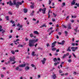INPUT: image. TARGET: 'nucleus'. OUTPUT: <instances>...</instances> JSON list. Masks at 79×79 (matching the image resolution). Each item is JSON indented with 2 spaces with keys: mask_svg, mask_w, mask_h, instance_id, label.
I'll use <instances>...</instances> for the list:
<instances>
[{
  "mask_svg": "<svg viewBox=\"0 0 79 79\" xmlns=\"http://www.w3.org/2000/svg\"><path fill=\"white\" fill-rule=\"evenodd\" d=\"M56 50V48H52V51H55Z\"/></svg>",
  "mask_w": 79,
  "mask_h": 79,
  "instance_id": "27",
  "label": "nucleus"
},
{
  "mask_svg": "<svg viewBox=\"0 0 79 79\" xmlns=\"http://www.w3.org/2000/svg\"><path fill=\"white\" fill-rule=\"evenodd\" d=\"M59 73H63V72H62V71H61V70H59Z\"/></svg>",
  "mask_w": 79,
  "mask_h": 79,
  "instance_id": "38",
  "label": "nucleus"
},
{
  "mask_svg": "<svg viewBox=\"0 0 79 79\" xmlns=\"http://www.w3.org/2000/svg\"><path fill=\"white\" fill-rule=\"evenodd\" d=\"M11 52L12 54H15V51H13V50L11 51Z\"/></svg>",
  "mask_w": 79,
  "mask_h": 79,
  "instance_id": "32",
  "label": "nucleus"
},
{
  "mask_svg": "<svg viewBox=\"0 0 79 79\" xmlns=\"http://www.w3.org/2000/svg\"><path fill=\"white\" fill-rule=\"evenodd\" d=\"M59 64V62H57L54 63V65L55 66H56V65H57V64Z\"/></svg>",
  "mask_w": 79,
  "mask_h": 79,
  "instance_id": "31",
  "label": "nucleus"
},
{
  "mask_svg": "<svg viewBox=\"0 0 79 79\" xmlns=\"http://www.w3.org/2000/svg\"><path fill=\"white\" fill-rule=\"evenodd\" d=\"M69 55V53H67L66 54V56H68V55Z\"/></svg>",
  "mask_w": 79,
  "mask_h": 79,
  "instance_id": "51",
  "label": "nucleus"
},
{
  "mask_svg": "<svg viewBox=\"0 0 79 79\" xmlns=\"http://www.w3.org/2000/svg\"><path fill=\"white\" fill-rule=\"evenodd\" d=\"M23 47V45L19 44V45L18 46V47Z\"/></svg>",
  "mask_w": 79,
  "mask_h": 79,
  "instance_id": "24",
  "label": "nucleus"
},
{
  "mask_svg": "<svg viewBox=\"0 0 79 79\" xmlns=\"http://www.w3.org/2000/svg\"><path fill=\"white\" fill-rule=\"evenodd\" d=\"M12 37V36L11 35L9 36V39H11Z\"/></svg>",
  "mask_w": 79,
  "mask_h": 79,
  "instance_id": "60",
  "label": "nucleus"
},
{
  "mask_svg": "<svg viewBox=\"0 0 79 79\" xmlns=\"http://www.w3.org/2000/svg\"><path fill=\"white\" fill-rule=\"evenodd\" d=\"M9 17L8 16H6L5 17V18L6 19V20H9Z\"/></svg>",
  "mask_w": 79,
  "mask_h": 79,
  "instance_id": "23",
  "label": "nucleus"
},
{
  "mask_svg": "<svg viewBox=\"0 0 79 79\" xmlns=\"http://www.w3.org/2000/svg\"><path fill=\"white\" fill-rule=\"evenodd\" d=\"M62 4L64 6H65V2L63 3Z\"/></svg>",
  "mask_w": 79,
  "mask_h": 79,
  "instance_id": "56",
  "label": "nucleus"
},
{
  "mask_svg": "<svg viewBox=\"0 0 79 79\" xmlns=\"http://www.w3.org/2000/svg\"><path fill=\"white\" fill-rule=\"evenodd\" d=\"M68 62H69V63H71V59H69L68 60Z\"/></svg>",
  "mask_w": 79,
  "mask_h": 79,
  "instance_id": "35",
  "label": "nucleus"
},
{
  "mask_svg": "<svg viewBox=\"0 0 79 79\" xmlns=\"http://www.w3.org/2000/svg\"><path fill=\"white\" fill-rule=\"evenodd\" d=\"M42 12L43 14H45V11H46V8H44L42 10Z\"/></svg>",
  "mask_w": 79,
  "mask_h": 79,
  "instance_id": "8",
  "label": "nucleus"
},
{
  "mask_svg": "<svg viewBox=\"0 0 79 79\" xmlns=\"http://www.w3.org/2000/svg\"><path fill=\"white\" fill-rule=\"evenodd\" d=\"M39 23V21L37 20V22L36 23V24H38V23Z\"/></svg>",
  "mask_w": 79,
  "mask_h": 79,
  "instance_id": "58",
  "label": "nucleus"
},
{
  "mask_svg": "<svg viewBox=\"0 0 79 79\" xmlns=\"http://www.w3.org/2000/svg\"><path fill=\"white\" fill-rule=\"evenodd\" d=\"M70 22H71V23H74V21L73 20H71L70 21Z\"/></svg>",
  "mask_w": 79,
  "mask_h": 79,
  "instance_id": "40",
  "label": "nucleus"
},
{
  "mask_svg": "<svg viewBox=\"0 0 79 79\" xmlns=\"http://www.w3.org/2000/svg\"><path fill=\"white\" fill-rule=\"evenodd\" d=\"M55 55H56V56H57L58 55V53H56L54 54Z\"/></svg>",
  "mask_w": 79,
  "mask_h": 79,
  "instance_id": "63",
  "label": "nucleus"
},
{
  "mask_svg": "<svg viewBox=\"0 0 79 79\" xmlns=\"http://www.w3.org/2000/svg\"><path fill=\"white\" fill-rule=\"evenodd\" d=\"M46 60H47V59L45 58H43V60H41V62H42V63L43 64H45Z\"/></svg>",
  "mask_w": 79,
  "mask_h": 79,
  "instance_id": "5",
  "label": "nucleus"
},
{
  "mask_svg": "<svg viewBox=\"0 0 79 79\" xmlns=\"http://www.w3.org/2000/svg\"><path fill=\"white\" fill-rule=\"evenodd\" d=\"M50 29H51V30H52V29H53V27H51L49 29H48V31H50Z\"/></svg>",
  "mask_w": 79,
  "mask_h": 79,
  "instance_id": "33",
  "label": "nucleus"
},
{
  "mask_svg": "<svg viewBox=\"0 0 79 79\" xmlns=\"http://www.w3.org/2000/svg\"><path fill=\"white\" fill-rule=\"evenodd\" d=\"M2 34H3V33H4V32H5V31L4 30H2Z\"/></svg>",
  "mask_w": 79,
  "mask_h": 79,
  "instance_id": "39",
  "label": "nucleus"
},
{
  "mask_svg": "<svg viewBox=\"0 0 79 79\" xmlns=\"http://www.w3.org/2000/svg\"><path fill=\"white\" fill-rule=\"evenodd\" d=\"M23 12L25 13H26L27 12V9L24 8L23 9Z\"/></svg>",
  "mask_w": 79,
  "mask_h": 79,
  "instance_id": "11",
  "label": "nucleus"
},
{
  "mask_svg": "<svg viewBox=\"0 0 79 79\" xmlns=\"http://www.w3.org/2000/svg\"><path fill=\"white\" fill-rule=\"evenodd\" d=\"M17 26L19 27L20 26V24L19 23L17 25Z\"/></svg>",
  "mask_w": 79,
  "mask_h": 79,
  "instance_id": "59",
  "label": "nucleus"
},
{
  "mask_svg": "<svg viewBox=\"0 0 79 79\" xmlns=\"http://www.w3.org/2000/svg\"><path fill=\"white\" fill-rule=\"evenodd\" d=\"M76 44V43H73L71 44L72 46H74Z\"/></svg>",
  "mask_w": 79,
  "mask_h": 79,
  "instance_id": "26",
  "label": "nucleus"
},
{
  "mask_svg": "<svg viewBox=\"0 0 79 79\" xmlns=\"http://www.w3.org/2000/svg\"><path fill=\"white\" fill-rule=\"evenodd\" d=\"M30 7H31V8L32 9H33V8H34V5H31L30 6Z\"/></svg>",
  "mask_w": 79,
  "mask_h": 79,
  "instance_id": "25",
  "label": "nucleus"
},
{
  "mask_svg": "<svg viewBox=\"0 0 79 79\" xmlns=\"http://www.w3.org/2000/svg\"><path fill=\"white\" fill-rule=\"evenodd\" d=\"M2 69H3L4 70H5L6 69V68L3 67Z\"/></svg>",
  "mask_w": 79,
  "mask_h": 79,
  "instance_id": "57",
  "label": "nucleus"
},
{
  "mask_svg": "<svg viewBox=\"0 0 79 79\" xmlns=\"http://www.w3.org/2000/svg\"><path fill=\"white\" fill-rule=\"evenodd\" d=\"M76 0H73V2H72L71 4L72 5H74L75 4V3H76Z\"/></svg>",
  "mask_w": 79,
  "mask_h": 79,
  "instance_id": "14",
  "label": "nucleus"
},
{
  "mask_svg": "<svg viewBox=\"0 0 79 79\" xmlns=\"http://www.w3.org/2000/svg\"><path fill=\"white\" fill-rule=\"evenodd\" d=\"M71 23L69 24L67 26L68 29H71Z\"/></svg>",
  "mask_w": 79,
  "mask_h": 79,
  "instance_id": "7",
  "label": "nucleus"
},
{
  "mask_svg": "<svg viewBox=\"0 0 79 79\" xmlns=\"http://www.w3.org/2000/svg\"><path fill=\"white\" fill-rule=\"evenodd\" d=\"M34 35H33V34H32V33H31L30 35V37H33V36Z\"/></svg>",
  "mask_w": 79,
  "mask_h": 79,
  "instance_id": "20",
  "label": "nucleus"
},
{
  "mask_svg": "<svg viewBox=\"0 0 79 79\" xmlns=\"http://www.w3.org/2000/svg\"><path fill=\"white\" fill-rule=\"evenodd\" d=\"M65 34H68V31H65Z\"/></svg>",
  "mask_w": 79,
  "mask_h": 79,
  "instance_id": "55",
  "label": "nucleus"
},
{
  "mask_svg": "<svg viewBox=\"0 0 79 79\" xmlns=\"http://www.w3.org/2000/svg\"><path fill=\"white\" fill-rule=\"evenodd\" d=\"M75 5H77V6H79V5L77 4V3H76V4H75Z\"/></svg>",
  "mask_w": 79,
  "mask_h": 79,
  "instance_id": "50",
  "label": "nucleus"
},
{
  "mask_svg": "<svg viewBox=\"0 0 79 79\" xmlns=\"http://www.w3.org/2000/svg\"><path fill=\"white\" fill-rule=\"evenodd\" d=\"M47 27V26H46V25H45V24H43L42 26H41L40 27V28H42V27Z\"/></svg>",
  "mask_w": 79,
  "mask_h": 79,
  "instance_id": "17",
  "label": "nucleus"
},
{
  "mask_svg": "<svg viewBox=\"0 0 79 79\" xmlns=\"http://www.w3.org/2000/svg\"><path fill=\"white\" fill-rule=\"evenodd\" d=\"M52 21H55V19H52Z\"/></svg>",
  "mask_w": 79,
  "mask_h": 79,
  "instance_id": "62",
  "label": "nucleus"
},
{
  "mask_svg": "<svg viewBox=\"0 0 79 79\" xmlns=\"http://www.w3.org/2000/svg\"><path fill=\"white\" fill-rule=\"evenodd\" d=\"M56 31L57 32H58V28H57V29H56Z\"/></svg>",
  "mask_w": 79,
  "mask_h": 79,
  "instance_id": "64",
  "label": "nucleus"
},
{
  "mask_svg": "<svg viewBox=\"0 0 79 79\" xmlns=\"http://www.w3.org/2000/svg\"><path fill=\"white\" fill-rule=\"evenodd\" d=\"M65 42V41L63 40L62 41V42L61 43L62 44V45H64V43Z\"/></svg>",
  "mask_w": 79,
  "mask_h": 79,
  "instance_id": "19",
  "label": "nucleus"
},
{
  "mask_svg": "<svg viewBox=\"0 0 79 79\" xmlns=\"http://www.w3.org/2000/svg\"><path fill=\"white\" fill-rule=\"evenodd\" d=\"M71 49H72L73 52H76V50L78 49V48L77 47H71Z\"/></svg>",
  "mask_w": 79,
  "mask_h": 79,
  "instance_id": "3",
  "label": "nucleus"
},
{
  "mask_svg": "<svg viewBox=\"0 0 79 79\" xmlns=\"http://www.w3.org/2000/svg\"><path fill=\"white\" fill-rule=\"evenodd\" d=\"M61 76H64V74H63V73H62V74H60Z\"/></svg>",
  "mask_w": 79,
  "mask_h": 79,
  "instance_id": "52",
  "label": "nucleus"
},
{
  "mask_svg": "<svg viewBox=\"0 0 79 79\" xmlns=\"http://www.w3.org/2000/svg\"><path fill=\"white\" fill-rule=\"evenodd\" d=\"M53 15L54 17H56V15L55 14V13H53Z\"/></svg>",
  "mask_w": 79,
  "mask_h": 79,
  "instance_id": "43",
  "label": "nucleus"
},
{
  "mask_svg": "<svg viewBox=\"0 0 79 79\" xmlns=\"http://www.w3.org/2000/svg\"><path fill=\"white\" fill-rule=\"evenodd\" d=\"M41 10L42 11V9H41V8H40V10H39V11L40 12H41Z\"/></svg>",
  "mask_w": 79,
  "mask_h": 79,
  "instance_id": "46",
  "label": "nucleus"
},
{
  "mask_svg": "<svg viewBox=\"0 0 79 79\" xmlns=\"http://www.w3.org/2000/svg\"><path fill=\"white\" fill-rule=\"evenodd\" d=\"M2 26H0V31L2 32V31H3V29H2Z\"/></svg>",
  "mask_w": 79,
  "mask_h": 79,
  "instance_id": "22",
  "label": "nucleus"
},
{
  "mask_svg": "<svg viewBox=\"0 0 79 79\" xmlns=\"http://www.w3.org/2000/svg\"><path fill=\"white\" fill-rule=\"evenodd\" d=\"M31 55H32V56H35V52H32L31 53Z\"/></svg>",
  "mask_w": 79,
  "mask_h": 79,
  "instance_id": "18",
  "label": "nucleus"
},
{
  "mask_svg": "<svg viewBox=\"0 0 79 79\" xmlns=\"http://www.w3.org/2000/svg\"><path fill=\"white\" fill-rule=\"evenodd\" d=\"M26 66V64H22L21 65H19V67H20L21 68H23L24 67H25Z\"/></svg>",
  "mask_w": 79,
  "mask_h": 79,
  "instance_id": "9",
  "label": "nucleus"
},
{
  "mask_svg": "<svg viewBox=\"0 0 79 79\" xmlns=\"http://www.w3.org/2000/svg\"><path fill=\"white\" fill-rule=\"evenodd\" d=\"M23 27V25H21L20 26V27L19 28H20V29H21Z\"/></svg>",
  "mask_w": 79,
  "mask_h": 79,
  "instance_id": "45",
  "label": "nucleus"
},
{
  "mask_svg": "<svg viewBox=\"0 0 79 79\" xmlns=\"http://www.w3.org/2000/svg\"><path fill=\"white\" fill-rule=\"evenodd\" d=\"M49 5H50V4L52 3V2L50 0H49Z\"/></svg>",
  "mask_w": 79,
  "mask_h": 79,
  "instance_id": "42",
  "label": "nucleus"
},
{
  "mask_svg": "<svg viewBox=\"0 0 79 79\" xmlns=\"http://www.w3.org/2000/svg\"><path fill=\"white\" fill-rule=\"evenodd\" d=\"M73 74H74L75 75H76V74H78V73H76V72H74L73 73Z\"/></svg>",
  "mask_w": 79,
  "mask_h": 79,
  "instance_id": "41",
  "label": "nucleus"
},
{
  "mask_svg": "<svg viewBox=\"0 0 79 79\" xmlns=\"http://www.w3.org/2000/svg\"><path fill=\"white\" fill-rule=\"evenodd\" d=\"M52 78H53V79H56V74H54L52 76Z\"/></svg>",
  "mask_w": 79,
  "mask_h": 79,
  "instance_id": "10",
  "label": "nucleus"
},
{
  "mask_svg": "<svg viewBox=\"0 0 79 79\" xmlns=\"http://www.w3.org/2000/svg\"><path fill=\"white\" fill-rule=\"evenodd\" d=\"M51 9H50L49 10V11L48 12V18H50V11H51Z\"/></svg>",
  "mask_w": 79,
  "mask_h": 79,
  "instance_id": "12",
  "label": "nucleus"
},
{
  "mask_svg": "<svg viewBox=\"0 0 79 79\" xmlns=\"http://www.w3.org/2000/svg\"><path fill=\"white\" fill-rule=\"evenodd\" d=\"M16 70H18V69H19V67H16L15 68Z\"/></svg>",
  "mask_w": 79,
  "mask_h": 79,
  "instance_id": "37",
  "label": "nucleus"
},
{
  "mask_svg": "<svg viewBox=\"0 0 79 79\" xmlns=\"http://www.w3.org/2000/svg\"><path fill=\"white\" fill-rule=\"evenodd\" d=\"M71 48V47H69L68 48L67 50V51H68V52H71V49H70Z\"/></svg>",
  "mask_w": 79,
  "mask_h": 79,
  "instance_id": "15",
  "label": "nucleus"
},
{
  "mask_svg": "<svg viewBox=\"0 0 79 79\" xmlns=\"http://www.w3.org/2000/svg\"><path fill=\"white\" fill-rule=\"evenodd\" d=\"M62 27H64V28H66V26H65L64 25H62Z\"/></svg>",
  "mask_w": 79,
  "mask_h": 79,
  "instance_id": "28",
  "label": "nucleus"
},
{
  "mask_svg": "<svg viewBox=\"0 0 79 79\" xmlns=\"http://www.w3.org/2000/svg\"><path fill=\"white\" fill-rule=\"evenodd\" d=\"M25 69L26 71H27V70H29V67L28 66H26L25 67Z\"/></svg>",
  "mask_w": 79,
  "mask_h": 79,
  "instance_id": "13",
  "label": "nucleus"
},
{
  "mask_svg": "<svg viewBox=\"0 0 79 79\" xmlns=\"http://www.w3.org/2000/svg\"><path fill=\"white\" fill-rule=\"evenodd\" d=\"M73 56H74V57H75V58H76V55H74V54L73 53Z\"/></svg>",
  "mask_w": 79,
  "mask_h": 79,
  "instance_id": "44",
  "label": "nucleus"
},
{
  "mask_svg": "<svg viewBox=\"0 0 79 79\" xmlns=\"http://www.w3.org/2000/svg\"><path fill=\"white\" fill-rule=\"evenodd\" d=\"M1 77H4V75H1Z\"/></svg>",
  "mask_w": 79,
  "mask_h": 79,
  "instance_id": "54",
  "label": "nucleus"
},
{
  "mask_svg": "<svg viewBox=\"0 0 79 79\" xmlns=\"http://www.w3.org/2000/svg\"><path fill=\"white\" fill-rule=\"evenodd\" d=\"M15 26H16V25L15 24H14L13 25H12V26L13 27H15Z\"/></svg>",
  "mask_w": 79,
  "mask_h": 79,
  "instance_id": "48",
  "label": "nucleus"
},
{
  "mask_svg": "<svg viewBox=\"0 0 79 79\" xmlns=\"http://www.w3.org/2000/svg\"><path fill=\"white\" fill-rule=\"evenodd\" d=\"M74 31H75L76 32H77V29H74Z\"/></svg>",
  "mask_w": 79,
  "mask_h": 79,
  "instance_id": "49",
  "label": "nucleus"
},
{
  "mask_svg": "<svg viewBox=\"0 0 79 79\" xmlns=\"http://www.w3.org/2000/svg\"><path fill=\"white\" fill-rule=\"evenodd\" d=\"M37 41H38V39H36V40L35 39L32 40H30L29 41L28 46L30 47H33V46H34V45H35L34 44H35V42H37Z\"/></svg>",
  "mask_w": 79,
  "mask_h": 79,
  "instance_id": "2",
  "label": "nucleus"
},
{
  "mask_svg": "<svg viewBox=\"0 0 79 79\" xmlns=\"http://www.w3.org/2000/svg\"><path fill=\"white\" fill-rule=\"evenodd\" d=\"M58 34H59V35H61V33L60 32H59L58 33Z\"/></svg>",
  "mask_w": 79,
  "mask_h": 79,
  "instance_id": "61",
  "label": "nucleus"
},
{
  "mask_svg": "<svg viewBox=\"0 0 79 79\" xmlns=\"http://www.w3.org/2000/svg\"><path fill=\"white\" fill-rule=\"evenodd\" d=\"M8 13L9 14V15H12L13 13H12L10 11H9L8 12Z\"/></svg>",
  "mask_w": 79,
  "mask_h": 79,
  "instance_id": "29",
  "label": "nucleus"
},
{
  "mask_svg": "<svg viewBox=\"0 0 79 79\" xmlns=\"http://www.w3.org/2000/svg\"><path fill=\"white\" fill-rule=\"evenodd\" d=\"M24 3V1H22L21 2H17L16 3V0L13 1V3L11 2V1H10L9 2V5L10 6H12V5H16V8H18L19 6V5H22V3Z\"/></svg>",
  "mask_w": 79,
  "mask_h": 79,
  "instance_id": "1",
  "label": "nucleus"
},
{
  "mask_svg": "<svg viewBox=\"0 0 79 79\" xmlns=\"http://www.w3.org/2000/svg\"><path fill=\"white\" fill-rule=\"evenodd\" d=\"M33 32L34 34H39V32L37 31H35Z\"/></svg>",
  "mask_w": 79,
  "mask_h": 79,
  "instance_id": "16",
  "label": "nucleus"
},
{
  "mask_svg": "<svg viewBox=\"0 0 79 79\" xmlns=\"http://www.w3.org/2000/svg\"><path fill=\"white\" fill-rule=\"evenodd\" d=\"M66 56V54H64V55L62 57L63 58H65Z\"/></svg>",
  "mask_w": 79,
  "mask_h": 79,
  "instance_id": "30",
  "label": "nucleus"
},
{
  "mask_svg": "<svg viewBox=\"0 0 79 79\" xmlns=\"http://www.w3.org/2000/svg\"><path fill=\"white\" fill-rule=\"evenodd\" d=\"M10 61H14L15 60V56H13L12 57H10L9 58Z\"/></svg>",
  "mask_w": 79,
  "mask_h": 79,
  "instance_id": "4",
  "label": "nucleus"
},
{
  "mask_svg": "<svg viewBox=\"0 0 79 79\" xmlns=\"http://www.w3.org/2000/svg\"><path fill=\"white\" fill-rule=\"evenodd\" d=\"M56 44V41H55L52 44V48L55 47V44Z\"/></svg>",
  "mask_w": 79,
  "mask_h": 79,
  "instance_id": "6",
  "label": "nucleus"
},
{
  "mask_svg": "<svg viewBox=\"0 0 79 79\" xmlns=\"http://www.w3.org/2000/svg\"><path fill=\"white\" fill-rule=\"evenodd\" d=\"M25 64V65H27V66H29V64L27 63H26Z\"/></svg>",
  "mask_w": 79,
  "mask_h": 79,
  "instance_id": "34",
  "label": "nucleus"
},
{
  "mask_svg": "<svg viewBox=\"0 0 79 79\" xmlns=\"http://www.w3.org/2000/svg\"><path fill=\"white\" fill-rule=\"evenodd\" d=\"M53 60L54 61V62H56V61H57V59H56V58H54V59H53Z\"/></svg>",
  "mask_w": 79,
  "mask_h": 79,
  "instance_id": "21",
  "label": "nucleus"
},
{
  "mask_svg": "<svg viewBox=\"0 0 79 79\" xmlns=\"http://www.w3.org/2000/svg\"><path fill=\"white\" fill-rule=\"evenodd\" d=\"M31 66L32 67H35V65L34 64H31Z\"/></svg>",
  "mask_w": 79,
  "mask_h": 79,
  "instance_id": "47",
  "label": "nucleus"
},
{
  "mask_svg": "<svg viewBox=\"0 0 79 79\" xmlns=\"http://www.w3.org/2000/svg\"><path fill=\"white\" fill-rule=\"evenodd\" d=\"M10 23H12V24H13V23H15V21H13V20H11Z\"/></svg>",
  "mask_w": 79,
  "mask_h": 79,
  "instance_id": "36",
  "label": "nucleus"
},
{
  "mask_svg": "<svg viewBox=\"0 0 79 79\" xmlns=\"http://www.w3.org/2000/svg\"><path fill=\"white\" fill-rule=\"evenodd\" d=\"M15 52H19V51L18 50H17L15 51Z\"/></svg>",
  "mask_w": 79,
  "mask_h": 79,
  "instance_id": "53",
  "label": "nucleus"
}]
</instances>
